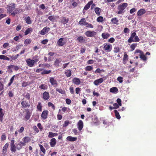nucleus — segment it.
<instances>
[{"instance_id":"obj_1","label":"nucleus","mask_w":156,"mask_h":156,"mask_svg":"<svg viewBox=\"0 0 156 156\" xmlns=\"http://www.w3.org/2000/svg\"><path fill=\"white\" fill-rule=\"evenodd\" d=\"M7 11L9 13L13 16L18 13V11L15 8V4L12 3L8 5Z\"/></svg>"},{"instance_id":"obj_2","label":"nucleus","mask_w":156,"mask_h":156,"mask_svg":"<svg viewBox=\"0 0 156 156\" xmlns=\"http://www.w3.org/2000/svg\"><path fill=\"white\" fill-rule=\"evenodd\" d=\"M128 4L126 3H124L122 4H120L118 7L119 11L117 13L119 14H123L124 12V10L128 6Z\"/></svg>"},{"instance_id":"obj_3","label":"nucleus","mask_w":156,"mask_h":156,"mask_svg":"<svg viewBox=\"0 0 156 156\" xmlns=\"http://www.w3.org/2000/svg\"><path fill=\"white\" fill-rule=\"evenodd\" d=\"M104 50L106 52H110L112 50V45L109 44L105 43L102 46Z\"/></svg>"},{"instance_id":"obj_4","label":"nucleus","mask_w":156,"mask_h":156,"mask_svg":"<svg viewBox=\"0 0 156 156\" xmlns=\"http://www.w3.org/2000/svg\"><path fill=\"white\" fill-rule=\"evenodd\" d=\"M85 34L88 37H93L96 35L97 33L93 31L88 30L85 32Z\"/></svg>"},{"instance_id":"obj_5","label":"nucleus","mask_w":156,"mask_h":156,"mask_svg":"<svg viewBox=\"0 0 156 156\" xmlns=\"http://www.w3.org/2000/svg\"><path fill=\"white\" fill-rule=\"evenodd\" d=\"M15 141L14 140H12L11 141L10 143V150L12 152H15L16 151L17 149V146H16L14 144Z\"/></svg>"},{"instance_id":"obj_6","label":"nucleus","mask_w":156,"mask_h":156,"mask_svg":"<svg viewBox=\"0 0 156 156\" xmlns=\"http://www.w3.org/2000/svg\"><path fill=\"white\" fill-rule=\"evenodd\" d=\"M26 62L28 66L30 67L34 66L35 63L34 60L30 58L26 59Z\"/></svg>"},{"instance_id":"obj_7","label":"nucleus","mask_w":156,"mask_h":156,"mask_svg":"<svg viewBox=\"0 0 156 156\" xmlns=\"http://www.w3.org/2000/svg\"><path fill=\"white\" fill-rule=\"evenodd\" d=\"M49 81L51 85L54 87H56L58 85V83L57 80L52 77H50Z\"/></svg>"},{"instance_id":"obj_8","label":"nucleus","mask_w":156,"mask_h":156,"mask_svg":"<svg viewBox=\"0 0 156 156\" xmlns=\"http://www.w3.org/2000/svg\"><path fill=\"white\" fill-rule=\"evenodd\" d=\"M48 113V111L47 110H45L43 111L41 114V117L42 119H45L47 118V116Z\"/></svg>"},{"instance_id":"obj_9","label":"nucleus","mask_w":156,"mask_h":156,"mask_svg":"<svg viewBox=\"0 0 156 156\" xmlns=\"http://www.w3.org/2000/svg\"><path fill=\"white\" fill-rule=\"evenodd\" d=\"M104 80L103 78H100L95 80L94 82V84L96 86H98L102 83Z\"/></svg>"},{"instance_id":"obj_10","label":"nucleus","mask_w":156,"mask_h":156,"mask_svg":"<svg viewBox=\"0 0 156 156\" xmlns=\"http://www.w3.org/2000/svg\"><path fill=\"white\" fill-rule=\"evenodd\" d=\"M63 38H61L58 39L57 42V44L58 46H63L65 43V42L64 41Z\"/></svg>"},{"instance_id":"obj_11","label":"nucleus","mask_w":156,"mask_h":156,"mask_svg":"<svg viewBox=\"0 0 156 156\" xmlns=\"http://www.w3.org/2000/svg\"><path fill=\"white\" fill-rule=\"evenodd\" d=\"M26 145L24 142L22 141H20L17 145V149L20 150L22 147Z\"/></svg>"},{"instance_id":"obj_12","label":"nucleus","mask_w":156,"mask_h":156,"mask_svg":"<svg viewBox=\"0 0 156 156\" xmlns=\"http://www.w3.org/2000/svg\"><path fill=\"white\" fill-rule=\"evenodd\" d=\"M136 35V34L135 32H133L131 33V35L130 37L128 39V42L129 43H131L133 42V40L134 39L135 35Z\"/></svg>"},{"instance_id":"obj_13","label":"nucleus","mask_w":156,"mask_h":156,"mask_svg":"<svg viewBox=\"0 0 156 156\" xmlns=\"http://www.w3.org/2000/svg\"><path fill=\"white\" fill-rule=\"evenodd\" d=\"M56 144V140L55 138H52L51 139L50 144L51 147H54Z\"/></svg>"},{"instance_id":"obj_14","label":"nucleus","mask_w":156,"mask_h":156,"mask_svg":"<svg viewBox=\"0 0 156 156\" xmlns=\"http://www.w3.org/2000/svg\"><path fill=\"white\" fill-rule=\"evenodd\" d=\"M78 128L80 131H81L83 128V121L80 120L78 122L77 124Z\"/></svg>"},{"instance_id":"obj_15","label":"nucleus","mask_w":156,"mask_h":156,"mask_svg":"<svg viewBox=\"0 0 156 156\" xmlns=\"http://www.w3.org/2000/svg\"><path fill=\"white\" fill-rule=\"evenodd\" d=\"M92 3H93L92 1H91L90 2H88V3H87L86 5L84 6L83 9V12H84L85 11H84L85 10H86L87 9H88L89 8L90 6V5L92 4Z\"/></svg>"},{"instance_id":"obj_16","label":"nucleus","mask_w":156,"mask_h":156,"mask_svg":"<svg viewBox=\"0 0 156 156\" xmlns=\"http://www.w3.org/2000/svg\"><path fill=\"white\" fill-rule=\"evenodd\" d=\"M61 22L65 25L69 21V19L68 18L63 17L61 18Z\"/></svg>"},{"instance_id":"obj_17","label":"nucleus","mask_w":156,"mask_h":156,"mask_svg":"<svg viewBox=\"0 0 156 156\" xmlns=\"http://www.w3.org/2000/svg\"><path fill=\"white\" fill-rule=\"evenodd\" d=\"M50 97L49 94L48 92L45 91L43 93V98L45 100H48Z\"/></svg>"},{"instance_id":"obj_18","label":"nucleus","mask_w":156,"mask_h":156,"mask_svg":"<svg viewBox=\"0 0 156 156\" xmlns=\"http://www.w3.org/2000/svg\"><path fill=\"white\" fill-rule=\"evenodd\" d=\"M67 140L69 141L73 142L76 141L77 140L76 137H72L71 136H69L66 138Z\"/></svg>"},{"instance_id":"obj_19","label":"nucleus","mask_w":156,"mask_h":156,"mask_svg":"<svg viewBox=\"0 0 156 156\" xmlns=\"http://www.w3.org/2000/svg\"><path fill=\"white\" fill-rule=\"evenodd\" d=\"M31 115V114L30 112L27 109L26 111V113L24 117L27 120H28L30 118Z\"/></svg>"},{"instance_id":"obj_20","label":"nucleus","mask_w":156,"mask_h":156,"mask_svg":"<svg viewBox=\"0 0 156 156\" xmlns=\"http://www.w3.org/2000/svg\"><path fill=\"white\" fill-rule=\"evenodd\" d=\"M21 105L23 108H27L29 107L30 106V104L26 101H22L21 103Z\"/></svg>"},{"instance_id":"obj_21","label":"nucleus","mask_w":156,"mask_h":156,"mask_svg":"<svg viewBox=\"0 0 156 156\" xmlns=\"http://www.w3.org/2000/svg\"><path fill=\"white\" fill-rule=\"evenodd\" d=\"M146 12L145 10L144 9H141L137 12V15L138 16H140L144 14Z\"/></svg>"},{"instance_id":"obj_22","label":"nucleus","mask_w":156,"mask_h":156,"mask_svg":"<svg viewBox=\"0 0 156 156\" xmlns=\"http://www.w3.org/2000/svg\"><path fill=\"white\" fill-rule=\"evenodd\" d=\"M73 82L76 85H79L80 83V81L79 79L77 78H75L73 80Z\"/></svg>"},{"instance_id":"obj_23","label":"nucleus","mask_w":156,"mask_h":156,"mask_svg":"<svg viewBox=\"0 0 156 156\" xmlns=\"http://www.w3.org/2000/svg\"><path fill=\"white\" fill-rule=\"evenodd\" d=\"M58 134L56 133H53L52 132H50L48 133V137L50 138H52L54 136H57Z\"/></svg>"},{"instance_id":"obj_24","label":"nucleus","mask_w":156,"mask_h":156,"mask_svg":"<svg viewBox=\"0 0 156 156\" xmlns=\"http://www.w3.org/2000/svg\"><path fill=\"white\" fill-rule=\"evenodd\" d=\"M119 22V20H118L117 18L116 17L113 18L111 20V22L112 23V24L116 25H118V22Z\"/></svg>"},{"instance_id":"obj_25","label":"nucleus","mask_w":156,"mask_h":156,"mask_svg":"<svg viewBox=\"0 0 156 156\" xmlns=\"http://www.w3.org/2000/svg\"><path fill=\"white\" fill-rule=\"evenodd\" d=\"M9 146V144L7 143H6L3 148L2 152L3 154H5L7 151V149Z\"/></svg>"},{"instance_id":"obj_26","label":"nucleus","mask_w":156,"mask_h":156,"mask_svg":"<svg viewBox=\"0 0 156 156\" xmlns=\"http://www.w3.org/2000/svg\"><path fill=\"white\" fill-rule=\"evenodd\" d=\"M23 140L25 144L30 142L31 139L30 137L28 136H25L23 138Z\"/></svg>"},{"instance_id":"obj_27","label":"nucleus","mask_w":156,"mask_h":156,"mask_svg":"<svg viewBox=\"0 0 156 156\" xmlns=\"http://www.w3.org/2000/svg\"><path fill=\"white\" fill-rule=\"evenodd\" d=\"M61 61L62 59L60 58L56 59L54 62V65L57 66H58Z\"/></svg>"},{"instance_id":"obj_28","label":"nucleus","mask_w":156,"mask_h":156,"mask_svg":"<svg viewBox=\"0 0 156 156\" xmlns=\"http://www.w3.org/2000/svg\"><path fill=\"white\" fill-rule=\"evenodd\" d=\"M65 74L67 77H69L71 76L72 71L70 69L67 70L66 71L65 73Z\"/></svg>"},{"instance_id":"obj_29","label":"nucleus","mask_w":156,"mask_h":156,"mask_svg":"<svg viewBox=\"0 0 156 156\" xmlns=\"http://www.w3.org/2000/svg\"><path fill=\"white\" fill-rule=\"evenodd\" d=\"M57 16H48V19L52 22H54L56 19Z\"/></svg>"},{"instance_id":"obj_30","label":"nucleus","mask_w":156,"mask_h":156,"mask_svg":"<svg viewBox=\"0 0 156 156\" xmlns=\"http://www.w3.org/2000/svg\"><path fill=\"white\" fill-rule=\"evenodd\" d=\"M51 72V70H47L43 69V70L42 71L41 73V75L48 74L50 73Z\"/></svg>"},{"instance_id":"obj_31","label":"nucleus","mask_w":156,"mask_h":156,"mask_svg":"<svg viewBox=\"0 0 156 156\" xmlns=\"http://www.w3.org/2000/svg\"><path fill=\"white\" fill-rule=\"evenodd\" d=\"M87 22L85 18H82L79 22V24L81 25L85 26Z\"/></svg>"},{"instance_id":"obj_32","label":"nucleus","mask_w":156,"mask_h":156,"mask_svg":"<svg viewBox=\"0 0 156 156\" xmlns=\"http://www.w3.org/2000/svg\"><path fill=\"white\" fill-rule=\"evenodd\" d=\"M26 22L28 24H30L31 23V20L29 16L26 17L24 19Z\"/></svg>"},{"instance_id":"obj_33","label":"nucleus","mask_w":156,"mask_h":156,"mask_svg":"<svg viewBox=\"0 0 156 156\" xmlns=\"http://www.w3.org/2000/svg\"><path fill=\"white\" fill-rule=\"evenodd\" d=\"M32 59L34 60V62L36 63L39 60L40 57L37 55H36L32 57Z\"/></svg>"},{"instance_id":"obj_34","label":"nucleus","mask_w":156,"mask_h":156,"mask_svg":"<svg viewBox=\"0 0 156 156\" xmlns=\"http://www.w3.org/2000/svg\"><path fill=\"white\" fill-rule=\"evenodd\" d=\"M118 91V89L116 87H113L110 89V91L112 93H117Z\"/></svg>"},{"instance_id":"obj_35","label":"nucleus","mask_w":156,"mask_h":156,"mask_svg":"<svg viewBox=\"0 0 156 156\" xmlns=\"http://www.w3.org/2000/svg\"><path fill=\"white\" fill-rule=\"evenodd\" d=\"M4 114L2 112V109L1 108H0V121L2 122L3 121V118Z\"/></svg>"},{"instance_id":"obj_36","label":"nucleus","mask_w":156,"mask_h":156,"mask_svg":"<svg viewBox=\"0 0 156 156\" xmlns=\"http://www.w3.org/2000/svg\"><path fill=\"white\" fill-rule=\"evenodd\" d=\"M42 107L41 103V102H38L37 107V110L40 112H41Z\"/></svg>"},{"instance_id":"obj_37","label":"nucleus","mask_w":156,"mask_h":156,"mask_svg":"<svg viewBox=\"0 0 156 156\" xmlns=\"http://www.w3.org/2000/svg\"><path fill=\"white\" fill-rule=\"evenodd\" d=\"M110 36V34L108 33H103L102 34V37L105 39H107Z\"/></svg>"},{"instance_id":"obj_38","label":"nucleus","mask_w":156,"mask_h":156,"mask_svg":"<svg viewBox=\"0 0 156 156\" xmlns=\"http://www.w3.org/2000/svg\"><path fill=\"white\" fill-rule=\"evenodd\" d=\"M115 116L118 119H120L121 118L119 113L118 112L117 110H115L114 111Z\"/></svg>"},{"instance_id":"obj_39","label":"nucleus","mask_w":156,"mask_h":156,"mask_svg":"<svg viewBox=\"0 0 156 156\" xmlns=\"http://www.w3.org/2000/svg\"><path fill=\"white\" fill-rule=\"evenodd\" d=\"M32 30V28L30 27L27 28L25 32V35H26L30 33Z\"/></svg>"},{"instance_id":"obj_40","label":"nucleus","mask_w":156,"mask_h":156,"mask_svg":"<svg viewBox=\"0 0 156 156\" xmlns=\"http://www.w3.org/2000/svg\"><path fill=\"white\" fill-rule=\"evenodd\" d=\"M140 56V58L142 60H143L144 61H146L147 59V58L143 54V53L142 54L139 55Z\"/></svg>"},{"instance_id":"obj_41","label":"nucleus","mask_w":156,"mask_h":156,"mask_svg":"<svg viewBox=\"0 0 156 156\" xmlns=\"http://www.w3.org/2000/svg\"><path fill=\"white\" fill-rule=\"evenodd\" d=\"M0 59H1L5 60L7 61H9L10 59L9 58L5 56L4 55H0Z\"/></svg>"},{"instance_id":"obj_42","label":"nucleus","mask_w":156,"mask_h":156,"mask_svg":"<svg viewBox=\"0 0 156 156\" xmlns=\"http://www.w3.org/2000/svg\"><path fill=\"white\" fill-rule=\"evenodd\" d=\"M15 77H16V76L15 75H14L11 77L10 80V82L8 84V86H10L12 83Z\"/></svg>"},{"instance_id":"obj_43","label":"nucleus","mask_w":156,"mask_h":156,"mask_svg":"<svg viewBox=\"0 0 156 156\" xmlns=\"http://www.w3.org/2000/svg\"><path fill=\"white\" fill-rule=\"evenodd\" d=\"M100 10L101 9L98 7H96L95 9V12L98 16L100 15Z\"/></svg>"},{"instance_id":"obj_44","label":"nucleus","mask_w":156,"mask_h":156,"mask_svg":"<svg viewBox=\"0 0 156 156\" xmlns=\"http://www.w3.org/2000/svg\"><path fill=\"white\" fill-rule=\"evenodd\" d=\"M93 69V68L92 66H87L85 68V70L86 71H90Z\"/></svg>"},{"instance_id":"obj_45","label":"nucleus","mask_w":156,"mask_h":156,"mask_svg":"<svg viewBox=\"0 0 156 156\" xmlns=\"http://www.w3.org/2000/svg\"><path fill=\"white\" fill-rule=\"evenodd\" d=\"M39 146L40 147L41 151H42L44 154H45V150L43 146L41 144H39Z\"/></svg>"},{"instance_id":"obj_46","label":"nucleus","mask_w":156,"mask_h":156,"mask_svg":"<svg viewBox=\"0 0 156 156\" xmlns=\"http://www.w3.org/2000/svg\"><path fill=\"white\" fill-rule=\"evenodd\" d=\"M56 90L62 94H64L65 93V91L62 90V89L57 88L56 89Z\"/></svg>"},{"instance_id":"obj_47","label":"nucleus","mask_w":156,"mask_h":156,"mask_svg":"<svg viewBox=\"0 0 156 156\" xmlns=\"http://www.w3.org/2000/svg\"><path fill=\"white\" fill-rule=\"evenodd\" d=\"M78 41L82 43L84 41L83 38L82 36H80L77 38Z\"/></svg>"},{"instance_id":"obj_48","label":"nucleus","mask_w":156,"mask_h":156,"mask_svg":"<svg viewBox=\"0 0 156 156\" xmlns=\"http://www.w3.org/2000/svg\"><path fill=\"white\" fill-rule=\"evenodd\" d=\"M104 72V71L103 69L101 70L99 68L97 69L94 72V73H101V72Z\"/></svg>"},{"instance_id":"obj_49","label":"nucleus","mask_w":156,"mask_h":156,"mask_svg":"<svg viewBox=\"0 0 156 156\" xmlns=\"http://www.w3.org/2000/svg\"><path fill=\"white\" fill-rule=\"evenodd\" d=\"M133 42H139L140 41V39L136 35H135L134 39L133 40Z\"/></svg>"},{"instance_id":"obj_50","label":"nucleus","mask_w":156,"mask_h":156,"mask_svg":"<svg viewBox=\"0 0 156 156\" xmlns=\"http://www.w3.org/2000/svg\"><path fill=\"white\" fill-rule=\"evenodd\" d=\"M71 2L72 3V5H73V6L74 7H76V6H77L78 5V3L77 2H75L74 0H72L71 1Z\"/></svg>"},{"instance_id":"obj_51","label":"nucleus","mask_w":156,"mask_h":156,"mask_svg":"<svg viewBox=\"0 0 156 156\" xmlns=\"http://www.w3.org/2000/svg\"><path fill=\"white\" fill-rule=\"evenodd\" d=\"M48 106H49V107L51 106L52 108L54 110L55 109V105L52 103H51V102H49L48 103Z\"/></svg>"},{"instance_id":"obj_52","label":"nucleus","mask_w":156,"mask_h":156,"mask_svg":"<svg viewBox=\"0 0 156 156\" xmlns=\"http://www.w3.org/2000/svg\"><path fill=\"white\" fill-rule=\"evenodd\" d=\"M47 86L44 84H42L39 86V87L41 89L45 90L47 89Z\"/></svg>"},{"instance_id":"obj_53","label":"nucleus","mask_w":156,"mask_h":156,"mask_svg":"<svg viewBox=\"0 0 156 156\" xmlns=\"http://www.w3.org/2000/svg\"><path fill=\"white\" fill-rule=\"evenodd\" d=\"M128 58V55L126 54H125L124 55L123 60L124 62L126 61Z\"/></svg>"},{"instance_id":"obj_54","label":"nucleus","mask_w":156,"mask_h":156,"mask_svg":"<svg viewBox=\"0 0 156 156\" xmlns=\"http://www.w3.org/2000/svg\"><path fill=\"white\" fill-rule=\"evenodd\" d=\"M4 87V84L0 81V91L3 90Z\"/></svg>"},{"instance_id":"obj_55","label":"nucleus","mask_w":156,"mask_h":156,"mask_svg":"<svg viewBox=\"0 0 156 156\" xmlns=\"http://www.w3.org/2000/svg\"><path fill=\"white\" fill-rule=\"evenodd\" d=\"M97 20L98 22H101L103 21V19L102 17L99 16L97 18Z\"/></svg>"},{"instance_id":"obj_56","label":"nucleus","mask_w":156,"mask_h":156,"mask_svg":"<svg viewBox=\"0 0 156 156\" xmlns=\"http://www.w3.org/2000/svg\"><path fill=\"white\" fill-rule=\"evenodd\" d=\"M136 44H133L130 46V48L132 49V51L133 50L136 46Z\"/></svg>"},{"instance_id":"obj_57","label":"nucleus","mask_w":156,"mask_h":156,"mask_svg":"<svg viewBox=\"0 0 156 156\" xmlns=\"http://www.w3.org/2000/svg\"><path fill=\"white\" fill-rule=\"evenodd\" d=\"M85 26H86V27L90 28H93V26L90 24L88 23H87L86 24V25Z\"/></svg>"},{"instance_id":"obj_58","label":"nucleus","mask_w":156,"mask_h":156,"mask_svg":"<svg viewBox=\"0 0 156 156\" xmlns=\"http://www.w3.org/2000/svg\"><path fill=\"white\" fill-rule=\"evenodd\" d=\"M31 41L29 39H26L24 41V43L25 44H29L31 43Z\"/></svg>"},{"instance_id":"obj_59","label":"nucleus","mask_w":156,"mask_h":156,"mask_svg":"<svg viewBox=\"0 0 156 156\" xmlns=\"http://www.w3.org/2000/svg\"><path fill=\"white\" fill-rule=\"evenodd\" d=\"M117 80L120 83H122L123 81V78L121 76H119L117 78Z\"/></svg>"},{"instance_id":"obj_60","label":"nucleus","mask_w":156,"mask_h":156,"mask_svg":"<svg viewBox=\"0 0 156 156\" xmlns=\"http://www.w3.org/2000/svg\"><path fill=\"white\" fill-rule=\"evenodd\" d=\"M6 137L5 134H3L1 136V140L4 141L6 139Z\"/></svg>"},{"instance_id":"obj_61","label":"nucleus","mask_w":156,"mask_h":156,"mask_svg":"<svg viewBox=\"0 0 156 156\" xmlns=\"http://www.w3.org/2000/svg\"><path fill=\"white\" fill-rule=\"evenodd\" d=\"M119 50V48L118 47H115L114 49V51L115 53L118 52Z\"/></svg>"},{"instance_id":"obj_62","label":"nucleus","mask_w":156,"mask_h":156,"mask_svg":"<svg viewBox=\"0 0 156 156\" xmlns=\"http://www.w3.org/2000/svg\"><path fill=\"white\" fill-rule=\"evenodd\" d=\"M8 95L10 97H13L14 96L13 92L12 91H10L9 92Z\"/></svg>"},{"instance_id":"obj_63","label":"nucleus","mask_w":156,"mask_h":156,"mask_svg":"<svg viewBox=\"0 0 156 156\" xmlns=\"http://www.w3.org/2000/svg\"><path fill=\"white\" fill-rule=\"evenodd\" d=\"M113 105L114 106V109H117L120 106L118 104L116 103H114L113 104Z\"/></svg>"},{"instance_id":"obj_64","label":"nucleus","mask_w":156,"mask_h":156,"mask_svg":"<svg viewBox=\"0 0 156 156\" xmlns=\"http://www.w3.org/2000/svg\"><path fill=\"white\" fill-rule=\"evenodd\" d=\"M24 130V128L23 127H20V129H19L18 130V132L20 133H21Z\"/></svg>"}]
</instances>
